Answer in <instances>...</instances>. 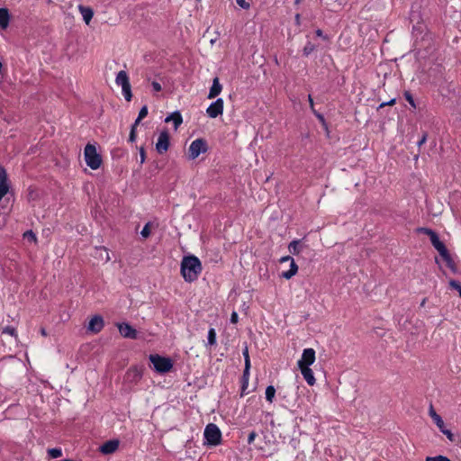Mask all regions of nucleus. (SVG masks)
<instances>
[{
	"mask_svg": "<svg viewBox=\"0 0 461 461\" xmlns=\"http://www.w3.org/2000/svg\"><path fill=\"white\" fill-rule=\"evenodd\" d=\"M85 161L86 165L93 170H96L101 167L102 158L97 153L96 148L91 143H87L84 149Z\"/></svg>",
	"mask_w": 461,
	"mask_h": 461,
	"instance_id": "nucleus-2",
	"label": "nucleus"
},
{
	"mask_svg": "<svg viewBox=\"0 0 461 461\" xmlns=\"http://www.w3.org/2000/svg\"><path fill=\"white\" fill-rule=\"evenodd\" d=\"M404 97L413 108H416V104H415L414 98L409 91L404 92Z\"/></svg>",
	"mask_w": 461,
	"mask_h": 461,
	"instance_id": "nucleus-34",
	"label": "nucleus"
},
{
	"mask_svg": "<svg viewBox=\"0 0 461 461\" xmlns=\"http://www.w3.org/2000/svg\"><path fill=\"white\" fill-rule=\"evenodd\" d=\"M10 15L6 8H0V27L6 29L9 24Z\"/></svg>",
	"mask_w": 461,
	"mask_h": 461,
	"instance_id": "nucleus-23",
	"label": "nucleus"
},
{
	"mask_svg": "<svg viewBox=\"0 0 461 461\" xmlns=\"http://www.w3.org/2000/svg\"><path fill=\"white\" fill-rule=\"evenodd\" d=\"M426 461H451L448 457L438 455L436 456H427Z\"/></svg>",
	"mask_w": 461,
	"mask_h": 461,
	"instance_id": "nucleus-32",
	"label": "nucleus"
},
{
	"mask_svg": "<svg viewBox=\"0 0 461 461\" xmlns=\"http://www.w3.org/2000/svg\"><path fill=\"white\" fill-rule=\"evenodd\" d=\"M317 117L321 121V122H324V117L322 114L321 113H316Z\"/></svg>",
	"mask_w": 461,
	"mask_h": 461,
	"instance_id": "nucleus-53",
	"label": "nucleus"
},
{
	"mask_svg": "<svg viewBox=\"0 0 461 461\" xmlns=\"http://www.w3.org/2000/svg\"><path fill=\"white\" fill-rule=\"evenodd\" d=\"M10 189V183L5 168L0 166V201L7 194Z\"/></svg>",
	"mask_w": 461,
	"mask_h": 461,
	"instance_id": "nucleus-8",
	"label": "nucleus"
},
{
	"mask_svg": "<svg viewBox=\"0 0 461 461\" xmlns=\"http://www.w3.org/2000/svg\"><path fill=\"white\" fill-rule=\"evenodd\" d=\"M166 122H173L174 127L176 130L183 122L182 115L179 112H174L165 120Z\"/></svg>",
	"mask_w": 461,
	"mask_h": 461,
	"instance_id": "nucleus-20",
	"label": "nucleus"
},
{
	"mask_svg": "<svg viewBox=\"0 0 461 461\" xmlns=\"http://www.w3.org/2000/svg\"><path fill=\"white\" fill-rule=\"evenodd\" d=\"M309 101H310L311 106L312 107L313 102H312V99L311 95H309Z\"/></svg>",
	"mask_w": 461,
	"mask_h": 461,
	"instance_id": "nucleus-55",
	"label": "nucleus"
},
{
	"mask_svg": "<svg viewBox=\"0 0 461 461\" xmlns=\"http://www.w3.org/2000/svg\"><path fill=\"white\" fill-rule=\"evenodd\" d=\"M63 461H71V460H70V459H65V460H63Z\"/></svg>",
	"mask_w": 461,
	"mask_h": 461,
	"instance_id": "nucleus-60",
	"label": "nucleus"
},
{
	"mask_svg": "<svg viewBox=\"0 0 461 461\" xmlns=\"http://www.w3.org/2000/svg\"><path fill=\"white\" fill-rule=\"evenodd\" d=\"M33 194V191H32V190H30V194H29V195H30V197H32V198L33 197V194Z\"/></svg>",
	"mask_w": 461,
	"mask_h": 461,
	"instance_id": "nucleus-56",
	"label": "nucleus"
},
{
	"mask_svg": "<svg viewBox=\"0 0 461 461\" xmlns=\"http://www.w3.org/2000/svg\"><path fill=\"white\" fill-rule=\"evenodd\" d=\"M286 261H288V256H284V257H282V258L279 259V263H281V264H282V263H285V262H286Z\"/></svg>",
	"mask_w": 461,
	"mask_h": 461,
	"instance_id": "nucleus-51",
	"label": "nucleus"
},
{
	"mask_svg": "<svg viewBox=\"0 0 461 461\" xmlns=\"http://www.w3.org/2000/svg\"><path fill=\"white\" fill-rule=\"evenodd\" d=\"M238 320H239L238 313L236 312H232V313L230 315V322L233 324H236L238 322Z\"/></svg>",
	"mask_w": 461,
	"mask_h": 461,
	"instance_id": "nucleus-45",
	"label": "nucleus"
},
{
	"mask_svg": "<svg viewBox=\"0 0 461 461\" xmlns=\"http://www.w3.org/2000/svg\"><path fill=\"white\" fill-rule=\"evenodd\" d=\"M151 86H152V88H153V90L155 92H159L162 89L161 85L158 82H157V81H153L151 83Z\"/></svg>",
	"mask_w": 461,
	"mask_h": 461,
	"instance_id": "nucleus-44",
	"label": "nucleus"
},
{
	"mask_svg": "<svg viewBox=\"0 0 461 461\" xmlns=\"http://www.w3.org/2000/svg\"><path fill=\"white\" fill-rule=\"evenodd\" d=\"M276 394V388L273 385H268L266 389V400L272 402Z\"/></svg>",
	"mask_w": 461,
	"mask_h": 461,
	"instance_id": "nucleus-25",
	"label": "nucleus"
},
{
	"mask_svg": "<svg viewBox=\"0 0 461 461\" xmlns=\"http://www.w3.org/2000/svg\"><path fill=\"white\" fill-rule=\"evenodd\" d=\"M222 90V86L220 84L218 77H214L212 80V86L210 88L208 98L212 99L218 96Z\"/></svg>",
	"mask_w": 461,
	"mask_h": 461,
	"instance_id": "nucleus-16",
	"label": "nucleus"
},
{
	"mask_svg": "<svg viewBox=\"0 0 461 461\" xmlns=\"http://www.w3.org/2000/svg\"><path fill=\"white\" fill-rule=\"evenodd\" d=\"M41 335H43V336H46V335H47L46 330H45L44 329H41Z\"/></svg>",
	"mask_w": 461,
	"mask_h": 461,
	"instance_id": "nucleus-54",
	"label": "nucleus"
},
{
	"mask_svg": "<svg viewBox=\"0 0 461 461\" xmlns=\"http://www.w3.org/2000/svg\"><path fill=\"white\" fill-rule=\"evenodd\" d=\"M425 303H426V299H423L421 303H420V306H424Z\"/></svg>",
	"mask_w": 461,
	"mask_h": 461,
	"instance_id": "nucleus-57",
	"label": "nucleus"
},
{
	"mask_svg": "<svg viewBox=\"0 0 461 461\" xmlns=\"http://www.w3.org/2000/svg\"><path fill=\"white\" fill-rule=\"evenodd\" d=\"M208 344L210 346L216 345V331L213 328H210L208 330Z\"/></svg>",
	"mask_w": 461,
	"mask_h": 461,
	"instance_id": "nucleus-26",
	"label": "nucleus"
},
{
	"mask_svg": "<svg viewBox=\"0 0 461 461\" xmlns=\"http://www.w3.org/2000/svg\"><path fill=\"white\" fill-rule=\"evenodd\" d=\"M0 330H1L2 335H10L12 337H14L15 339L18 337L16 328L14 326L1 325Z\"/></svg>",
	"mask_w": 461,
	"mask_h": 461,
	"instance_id": "nucleus-24",
	"label": "nucleus"
},
{
	"mask_svg": "<svg viewBox=\"0 0 461 461\" xmlns=\"http://www.w3.org/2000/svg\"><path fill=\"white\" fill-rule=\"evenodd\" d=\"M298 271V266L294 262V258L290 257V277L294 276Z\"/></svg>",
	"mask_w": 461,
	"mask_h": 461,
	"instance_id": "nucleus-31",
	"label": "nucleus"
},
{
	"mask_svg": "<svg viewBox=\"0 0 461 461\" xmlns=\"http://www.w3.org/2000/svg\"><path fill=\"white\" fill-rule=\"evenodd\" d=\"M203 437L207 445L218 446L221 443V431L214 423H209L205 427Z\"/></svg>",
	"mask_w": 461,
	"mask_h": 461,
	"instance_id": "nucleus-4",
	"label": "nucleus"
},
{
	"mask_svg": "<svg viewBox=\"0 0 461 461\" xmlns=\"http://www.w3.org/2000/svg\"><path fill=\"white\" fill-rule=\"evenodd\" d=\"M208 149L207 142L205 140L200 138L196 139L190 144L188 148V157L190 159H195L202 153H205Z\"/></svg>",
	"mask_w": 461,
	"mask_h": 461,
	"instance_id": "nucleus-6",
	"label": "nucleus"
},
{
	"mask_svg": "<svg viewBox=\"0 0 461 461\" xmlns=\"http://www.w3.org/2000/svg\"><path fill=\"white\" fill-rule=\"evenodd\" d=\"M316 35L319 37H322L323 39L327 40L328 37L323 35V32L321 29L316 30L315 32Z\"/></svg>",
	"mask_w": 461,
	"mask_h": 461,
	"instance_id": "nucleus-48",
	"label": "nucleus"
},
{
	"mask_svg": "<svg viewBox=\"0 0 461 461\" xmlns=\"http://www.w3.org/2000/svg\"><path fill=\"white\" fill-rule=\"evenodd\" d=\"M150 231H151V223L150 222H147L142 230L140 231V234L143 238H148L149 235H150Z\"/></svg>",
	"mask_w": 461,
	"mask_h": 461,
	"instance_id": "nucleus-29",
	"label": "nucleus"
},
{
	"mask_svg": "<svg viewBox=\"0 0 461 461\" xmlns=\"http://www.w3.org/2000/svg\"><path fill=\"white\" fill-rule=\"evenodd\" d=\"M442 257V258L444 259V261L446 262L447 267L453 272V273H456L457 272V267L454 261V259L452 258L450 253L448 250H446L444 253H442L440 255Z\"/></svg>",
	"mask_w": 461,
	"mask_h": 461,
	"instance_id": "nucleus-19",
	"label": "nucleus"
},
{
	"mask_svg": "<svg viewBox=\"0 0 461 461\" xmlns=\"http://www.w3.org/2000/svg\"><path fill=\"white\" fill-rule=\"evenodd\" d=\"M295 22H296L297 24H300V14H297L295 15Z\"/></svg>",
	"mask_w": 461,
	"mask_h": 461,
	"instance_id": "nucleus-52",
	"label": "nucleus"
},
{
	"mask_svg": "<svg viewBox=\"0 0 461 461\" xmlns=\"http://www.w3.org/2000/svg\"><path fill=\"white\" fill-rule=\"evenodd\" d=\"M301 2V0H294V4L298 5Z\"/></svg>",
	"mask_w": 461,
	"mask_h": 461,
	"instance_id": "nucleus-58",
	"label": "nucleus"
},
{
	"mask_svg": "<svg viewBox=\"0 0 461 461\" xmlns=\"http://www.w3.org/2000/svg\"><path fill=\"white\" fill-rule=\"evenodd\" d=\"M449 285L453 289L457 290L459 293V296L461 297V284L458 281L452 279L449 281Z\"/></svg>",
	"mask_w": 461,
	"mask_h": 461,
	"instance_id": "nucleus-37",
	"label": "nucleus"
},
{
	"mask_svg": "<svg viewBox=\"0 0 461 461\" xmlns=\"http://www.w3.org/2000/svg\"><path fill=\"white\" fill-rule=\"evenodd\" d=\"M129 375L132 374L134 379H140L141 372L138 367L130 368L128 373Z\"/></svg>",
	"mask_w": 461,
	"mask_h": 461,
	"instance_id": "nucleus-30",
	"label": "nucleus"
},
{
	"mask_svg": "<svg viewBox=\"0 0 461 461\" xmlns=\"http://www.w3.org/2000/svg\"><path fill=\"white\" fill-rule=\"evenodd\" d=\"M428 133L424 132L422 134L421 139L418 141V146L420 147L422 144H424L427 140Z\"/></svg>",
	"mask_w": 461,
	"mask_h": 461,
	"instance_id": "nucleus-46",
	"label": "nucleus"
},
{
	"mask_svg": "<svg viewBox=\"0 0 461 461\" xmlns=\"http://www.w3.org/2000/svg\"><path fill=\"white\" fill-rule=\"evenodd\" d=\"M109 260H110V257H109V255L107 254L106 261H109Z\"/></svg>",
	"mask_w": 461,
	"mask_h": 461,
	"instance_id": "nucleus-59",
	"label": "nucleus"
},
{
	"mask_svg": "<svg viewBox=\"0 0 461 461\" xmlns=\"http://www.w3.org/2000/svg\"><path fill=\"white\" fill-rule=\"evenodd\" d=\"M315 361V351L312 348L303 350L302 358L298 361V366H310Z\"/></svg>",
	"mask_w": 461,
	"mask_h": 461,
	"instance_id": "nucleus-10",
	"label": "nucleus"
},
{
	"mask_svg": "<svg viewBox=\"0 0 461 461\" xmlns=\"http://www.w3.org/2000/svg\"><path fill=\"white\" fill-rule=\"evenodd\" d=\"M118 329H119L120 334L124 338H127V339H136L137 338V330L135 329H133L128 323L119 324Z\"/></svg>",
	"mask_w": 461,
	"mask_h": 461,
	"instance_id": "nucleus-13",
	"label": "nucleus"
},
{
	"mask_svg": "<svg viewBox=\"0 0 461 461\" xmlns=\"http://www.w3.org/2000/svg\"><path fill=\"white\" fill-rule=\"evenodd\" d=\"M119 445L120 441L118 439L107 440L100 446L99 451L104 455H110L119 448Z\"/></svg>",
	"mask_w": 461,
	"mask_h": 461,
	"instance_id": "nucleus-11",
	"label": "nucleus"
},
{
	"mask_svg": "<svg viewBox=\"0 0 461 461\" xmlns=\"http://www.w3.org/2000/svg\"><path fill=\"white\" fill-rule=\"evenodd\" d=\"M148 115V107L144 105L139 112L138 117L140 119H144Z\"/></svg>",
	"mask_w": 461,
	"mask_h": 461,
	"instance_id": "nucleus-39",
	"label": "nucleus"
},
{
	"mask_svg": "<svg viewBox=\"0 0 461 461\" xmlns=\"http://www.w3.org/2000/svg\"><path fill=\"white\" fill-rule=\"evenodd\" d=\"M224 102L221 98H218L212 102L206 109V113L210 118H216L223 113Z\"/></svg>",
	"mask_w": 461,
	"mask_h": 461,
	"instance_id": "nucleus-7",
	"label": "nucleus"
},
{
	"mask_svg": "<svg viewBox=\"0 0 461 461\" xmlns=\"http://www.w3.org/2000/svg\"><path fill=\"white\" fill-rule=\"evenodd\" d=\"M315 50V45L311 42H308L303 48V54L305 56L310 55Z\"/></svg>",
	"mask_w": 461,
	"mask_h": 461,
	"instance_id": "nucleus-36",
	"label": "nucleus"
},
{
	"mask_svg": "<svg viewBox=\"0 0 461 461\" xmlns=\"http://www.w3.org/2000/svg\"><path fill=\"white\" fill-rule=\"evenodd\" d=\"M24 237H30L32 238V240L36 241L37 240V238H36V235L32 231V230H29V231H26L24 233Z\"/></svg>",
	"mask_w": 461,
	"mask_h": 461,
	"instance_id": "nucleus-47",
	"label": "nucleus"
},
{
	"mask_svg": "<svg viewBox=\"0 0 461 461\" xmlns=\"http://www.w3.org/2000/svg\"><path fill=\"white\" fill-rule=\"evenodd\" d=\"M137 130L134 129V127L131 128L130 136H129V142L133 143L136 140L137 138Z\"/></svg>",
	"mask_w": 461,
	"mask_h": 461,
	"instance_id": "nucleus-38",
	"label": "nucleus"
},
{
	"mask_svg": "<svg viewBox=\"0 0 461 461\" xmlns=\"http://www.w3.org/2000/svg\"><path fill=\"white\" fill-rule=\"evenodd\" d=\"M202 271V263L196 256L189 255L183 258L180 272L185 282H194L197 280Z\"/></svg>",
	"mask_w": 461,
	"mask_h": 461,
	"instance_id": "nucleus-1",
	"label": "nucleus"
},
{
	"mask_svg": "<svg viewBox=\"0 0 461 461\" xmlns=\"http://www.w3.org/2000/svg\"><path fill=\"white\" fill-rule=\"evenodd\" d=\"M169 148V134L167 131L159 133L158 141L156 143V149L159 154H164Z\"/></svg>",
	"mask_w": 461,
	"mask_h": 461,
	"instance_id": "nucleus-9",
	"label": "nucleus"
},
{
	"mask_svg": "<svg viewBox=\"0 0 461 461\" xmlns=\"http://www.w3.org/2000/svg\"><path fill=\"white\" fill-rule=\"evenodd\" d=\"M243 356H244V360H245V367L246 368H250V358H249V349L248 348L246 347L245 349L243 350Z\"/></svg>",
	"mask_w": 461,
	"mask_h": 461,
	"instance_id": "nucleus-35",
	"label": "nucleus"
},
{
	"mask_svg": "<svg viewBox=\"0 0 461 461\" xmlns=\"http://www.w3.org/2000/svg\"><path fill=\"white\" fill-rule=\"evenodd\" d=\"M149 361L153 364L156 372L166 374L173 368V361L169 357H162L158 354H151L149 357Z\"/></svg>",
	"mask_w": 461,
	"mask_h": 461,
	"instance_id": "nucleus-3",
	"label": "nucleus"
},
{
	"mask_svg": "<svg viewBox=\"0 0 461 461\" xmlns=\"http://www.w3.org/2000/svg\"><path fill=\"white\" fill-rule=\"evenodd\" d=\"M140 159L141 164H143L146 160V151L143 147L140 148Z\"/></svg>",
	"mask_w": 461,
	"mask_h": 461,
	"instance_id": "nucleus-42",
	"label": "nucleus"
},
{
	"mask_svg": "<svg viewBox=\"0 0 461 461\" xmlns=\"http://www.w3.org/2000/svg\"><path fill=\"white\" fill-rule=\"evenodd\" d=\"M48 454L50 458H58L62 456L61 448H50L48 449Z\"/></svg>",
	"mask_w": 461,
	"mask_h": 461,
	"instance_id": "nucleus-27",
	"label": "nucleus"
},
{
	"mask_svg": "<svg viewBox=\"0 0 461 461\" xmlns=\"http://www.w3.org/2000/svg\"><path fill=\"white\" fill-rule=\"evenodd\" d=\"M416 232L421 233V234H426L430 238L436 231H434L433 230H431L429 228L419 227L416 229Z\"/></svg>",
	"mask_w": 461,
	"mask_h": 461,
	"instance_id": "nucleus-28",
	"label": "nucleus"
},
{
	"mask_svg": "<svg viewBox=\"0 0 461 461\" xmlns=\"http://www.w3.org/2000/svg\"><path fill=\"white\" fill-rule=\"evenodd\" d=\"M142 119H140V117H137V119L135 120L134 123L132 124L131 127H134L135 130H137V126L140 124V122H141Z\"/></svg>",
	"mask_w": 461,
	"mask_h": 461,
	"instance_id": "nucleus-49",
	"label": "nucleus"
},
{
	"mask_svg": "<svg viewBox=\"0 0 461 461\" xmlns=\"http://www.w3.org/2000/svg\"><path fill=\"white\" fill-rule=\"evenodd\" d=\"M104 325L103 318L96 315L90 320L87 329L94 333H98L103 330Z\"/></svg>",
	"mask_w": 461,
	"mask_h": 461,
	"instance_id": "nucleus-14",
	"label": "nucleus"
},
{
	"mask_svg": "<svg viewBox=\"0 0 461 461\" xmlns=\"http://www.w3.org/2000/svg\"><path fill=\"white\" fill-rule=\"evenodd\" d=\"M79 12L83 16V19L86 24H89L93 16H94V11L92 8L88 6L79 5L78 6Z\"/></svg>",
	"mask_w": 461,
	"mask_h": 461,
	"instance_id": "nucleus-18",
	"label": "nucleus"
},
{
	"mask_svg": "<svg viewBox=\"0 0 461 461\" xmlns=\"http://www.w3.org/2000/svg\"><path fill=\"white\" fill-rule=\"evenodd\" d=\"M303 378L307 382L309 385H313L316 382L315 377L313 375L312 370L310 368V366H298Z\"/></svg>",
	"mask_w": 461,
	"mask_h": 461,
	"instance_id": "nucleus-15",
	"label": "nucleus"
},
{
	"mask_svg": "<svg viewBox=\"0 0 461 461\" xmlns=\"http://www.w3.org/2000/svg\"><path fill=\"white\" fill-rule=\"evenodd\" d=\"M429 239H430L432 246L435 248V249L438 250L439 255H441L446 250H447L445 244L439 240V237L437 232H435Z\"/></svg>",
	"mask_w": 461,
	"mask_h": 461,
	"instance_id": "nucleus-17",
	"label": "nucleus"
},
{
	"mask_svg": "<svg viewBox=\"0 0 461 461\" xmlns=\"http://www.w3.org/2000/svg\"><path fill=\"white\" fill-rule=\"evenodd\" d=\"M395 102H396V99L393 98L388 102H384V103L380 104V105L377 107V109L379 110L386 105H393L395 104Z\"/></svg>",
	"mask_w": 461,
	"mask_h": 461,
	"instance_id": "nucleus-43",
	"label": "nucleus"
},
{
	"mask_svg": "<svg viewBox=\"0 0 461 461\" xmlns=\"http://www.w3.org/2000/svg\"><path fill=\"white\" fill-rule=\"evenodd\" d=\"M290 249H292V250L290 249V252L297 257H299L300 254H303L304 252L309 254V248L303 242V240H295L291 241Z\"/></svg>",
	"mask_w": 461,
	"mask_h": 461,
	"instance_id": "nucleus-12",
	"label": "nucleus"
},
{
	"mask_svg": "<svg viewBox=\"0 0 461 461\" xmlns=\"http://www.w3.org/2000/svg\"><path fill=\"white\" fill-rule=\"evenodd\" d=\"M115 83H116V85L122 86V95H124V98L127 101H131V97H132L130 79H129V77H128L126 71L122 70L117 74L116 78H115Z\"/></svg>",
	"mask_w": 461,
	"mask_h": 461,
	"instance_id": "nucleus-5",
	"label": "nucleus"
},
{
	"mask_svg": "<svg viewBox=\"0 0 461 461\" xmlns=\"http://www.w3.org/2000/svg\"><path fill=\"white\" fill-rule=\"evenodd\" d=\"M258 437V434L256 431H251L249 436H248V443L250 445V444H253L254 443V440L255 438Z\"/></svg>",
	"mask_w": 461,
	"mask_h": 461,
	"instance_id": "nucleus-41",
	"label": "nucleus"
},
{
	"mask_svg": "<svg viewBox=\"0 0 461 461\" xmlns=\"http://www.w3.org/2000/svg\"><path fill=\"white\" fill-rule=\"evenodd\" d=\"M249 370L250 368L244 367L243 375L241 377V396L248 393L246 390L248 389L249 386Z\"/></svg>",
	"mask_w": 461,
	"mask_h": 461,
	"instance_id": "nucleus-21",
	"label": "nucleus"
},
{
	"mask_svg": "<svg viewBox=\"0 0 461 461\" xmlns=\"http://www.w3.org/2000/svg\"><path fill=\"white\" fill-rule=\"evenodd\" d=\"M439 430L444 434L446 435V437L447 438V439L451 442L455 441V436L454 434L447 429H446L445 427L444 428H440Z\"/></svg>",
	"mask_w": 461,
	"mask_h": 461,
	"instance_id": "nucleus-33",
	"label": "nucleus"
},
{
	"mask_svg": "<svg viewBox=\"0 0 461 461\" xmlns=\"http://www.w3.org/2000/svg\"><path fill=\"white\" fill-rule=\"evenodd\" d=\"M238 5H240L243 9H249L250 5L246 0H236Z\"/></svg>",
	"mask_w": 461,
	"mask_h": 461,
	"instance_id": "nucleus-40",
	"label": "nucleus"
},
{
	"mask_svg": "<svg viewBox=\"0 0 461 461\" xmlns=\"http://www.w3.org/2000/svg\"><path fill=\"white\" fill-rule=\"evenodd\" d=\"M280 276L283 277V278L288 279V270L287 271H283L280 274Z\"/></svg>",
	"mask_w": 461,
	"mask_h": 461,
	"instance_id": "nucleus-50",
	"label": "nucleus"
},
{
	"mask_svg": "<svg viewBox=\"0 0 461 461\" xmlns=\"http://www.w3.org/2000/svg\"><path fill=\"white\" fill-rule=\"evenodd\" d=\"M429 414L434 420L438 429L444 428L445 424L442 418L436 412L432 404L429 406Z\"/></svg>",
	"mask_w": 461,
	"mask_h": 461,
	"instance_id": "nucleus-22",
	"label": "nucleus"
}]
</instances>
